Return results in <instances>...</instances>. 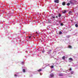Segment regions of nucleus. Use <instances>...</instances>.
<instances>
[{
  "mask_svg": "<svg viewBox=\"0 0 78 78\" xmlns=\"http://www.w3.org/2000/svg\"><path fill=\"white\" fill-rule=\"evenodd\" d=\"M53 67H54L53 66H51V68L52 69H53Z\"/></svg>",
  "mask_w": 78,
  "mask_h": 78,
  "instance_id": "4468645a",
  "label": "nucleus"
},
{
  "mask_svg": "<svg viewBox=\"0 0 78 78\" xmlns=\"http://www.w3.org/2000/svg\"><path fill=\"white\" fill-rule=\"evenodd\" d=\"M72 12L71 11H70L69 12V14H70V13H71Z\"/></svg>",
  "mask_w": 78,
  "mask_h": 78,
  "instance_id": "6ab92c4d",
  "label": "nucleus"
},
{
  "mask_svg": "<svg viewBox=\"0 0 78 78\" xmlns=\"http://www.w3.org/2000/svg\"><path fill=\"white\" fill-rule=\"evenodd\" d=\"M62 59H63V60H65V56H63L62 57Z\"/></svg>",
  "mask_w": 78,
  "mask_h": 78,
  "instance_id": "6e6552de",
  "label": "nucleus"
},
{
  "mask_svg": "<svg viewBox=\"0 0 78 78\" xmlns=\"http://www.w3.org/2000/svg\"><path fill=\"white\" fill-rule=\"evenodd\" d=\"M69 70L70 71L71 70H72V69L71 68H70V69H69Z\"/></svg>",
  "mask_w": 78,
  "mask_h": 78,
  "instance_id": "4be33fe9",
  "label": "nucleus"
},
{
  "mask_svg": "<svg viewBox=\"0 0 78 78\" xmlns=\"http://www.w3.org/2000/svg\"><path fill=\"white\" fill-rule=\"evenodd\" d=\"M41 71H42V69H39L38 70V72H41Z\"/></svg>",
  "mask_w": 78,
  "mask_h": 78,
  "instance_id": "9d476101",
  "label": "nucleus"
},
{
  "mask_svg": "<svg viewBox=\"0 0 78 78\" xmlns=\"http://www.w3.org/2000/svg\"><path fill=\"white\" fill-rule=\"evenodd\" d=\"M69 48H70L71 49H72V46H71L70 45H69Z\"/></svg>",
  "mask_w": 78,
  "mask_h": 78,
  "instance_id": "39448f33",
  "label": "nucleus"
},
{
  "mask_svg": "<svg viewBox=\"0 0 78 78\" xmlns=\"http://www.w3.org/2000/svg\"><path fill=\"white\" fill-rule=\"evenodd\" d=\"M15 76H17V75H16V74H15Z\"/></svg>",
  "mask_w": 78,
  "mask_h": 78,
  "instance_id": "b1692460",
  "label": "nucleus"
},
{
  "mask_svg": "<svg viewBox=\"0 0 78 78\" xmlns=\"http://www.w3.org/2000/svg\"><path fill=\"white\" fill-rule=\"evenodd\" d=\"M73 73H74V72H73V71H72L71 72V74H73Z\"/></svg>",
  "mask_w": 78,
  "mask_h": 78,
  "instance_id": "dca6fc26",
  "label": "nucleus"
},
{
  "mask_svg": "<svg viewBox=\"0 0 78 78\" xmlns=\"http://www.w3.org/2000/svg\"><path fill=\"white\" fill-rule=\"evenodd\" d=\"M59 0H56L54 1L55 3H59Z\"/></svg>",
  "mask_w": 78,
  "mask_h": 78,
  "instance_id": "f03ea898",
  "label": "nucleus"
},
{
  "mask_svg": "<svg viewBox=\"0 0 78 78\" xmlns=\"http://www.w3.org/2000/svg\"><path fill=\"white\" fill-rule=\"evenodd\" d=\"M31 36H29V38L30 39V38H31Z\"/></svg>",
  "mask_w": 78,
  "mask_h": 78,
  "instance_id": "412c9836",
  "label": "nucleus"
},
{
  "mask_svg": "<svg viewBox=\"0 0 78 78\" xmlns=\"http://www.w3.org/2000/svg\"><path fill=\"white\" fill-rule=\"evenodd\" d=\"M69 59L70 60V61H73V59L71 58H69Z\"/></svg>",
  "mask_w": 78,
  "mask_h": 78,
  "instance_id": "20e7f679",
  "label": "nucleus"
},
{
  "mask_svg": "<svg viewBox=\"0 0 78 78\" xmlns=\"http://www.w3.org/2000/svg\"><path fill=\"white\" fill-rule=\"evenodd\" d=\"M59 76H63V74H60L59 75Z\"/></svg>",
  "mask_w": 78,
  "mask_h": 78,
  "instance_id": "1a4fd4ad",
  "label": "nucleus"
},
{
  "mask_svg": "<svg viewBox=\"0 0 78 78\" xmlns=\"http://www.w3.org/2000/svg\"><path fill=\"white\" fill-rule=\"evenodd\" d=\"M58 17H61V14H59L58 15Z\"/></svg>",
  "mask_w": 78,
  "mask_h": 78,
  "instance_id": "9b49d317",
  "label": "nucleus"
},
{
  "mask_svg": "<svg viewBox=\"0 0 78 78\" xmlns=\"http://www.w3.org/2000/svg\"><path fill=\"white\" fill-rule=\"evenodd\" d=\"M50 76H51V77H53V76H54V74H51L50 75Z\"/></svg>",
  "mask_w": 78,
  "mask_h": 78,
  "instance_id": "7ed1b4c3",
  "label": "nucleus"
},
{
  "mask_svg": "<svg viewBox=\"0 0 78 78\" xmlns=\"http://www.w3.org/2000/svg\"><path fill=\"white\" fill-rule=\"evenodd\" d=\"M62 5L63 6H64L65 5H66V2H63L62 3Z\"/></svg>",
  "mask_w": 78,
  "mask_h": 78,
  "instance_id": "423d86ee",
  "label": "nucleus"
},
{
  "mask_svg": "<svg viewBox=\"0 0 78 78\" xmlns=\"http://www.w3.org/2000/svg\"><path fill=\"white\" fill-rule=\"evenodd\" d=\"M55 16H52V18H53V19H55Z\"/></svg>",
  "mask_w": 78,
  "mask_h": 78,
  "instance_id": "aec40b11",
  "label": "nucleus"
},
{
  "mask_svg": "<svg viewBox=\"0 0 78 78\" xmlns=\"http://www.w3.org/2000/svg\"><path fill=\"white\" fill-rule=\"evenodd\" d=\"M23 72H25V69H23Z\"/></svg>",
  "mask_w": 78,
  "mask_h": 78,
  "instance_id": "2eb2a0df",
  "label": "nucleus"
},
{
  "mask_svg": "<svg viewBox=\"0 0 78 78\" xmlns=\"http://www.w3.org/2000/svg\"><path fill=\"white\" fill-rule=\"evenodd\" d=\"M70 5V4L69 3H68L67 4V6H69V5Z\"/></svg>",
  "mask_w": 78,
  "mask_h": 78,
  "instance_id": "f8f14e48",
  "label": "nucleus"
},
{
  "mask_svg": "<svg viewBox=\"0 0 78 78\" xmlns=\"http://www.w3.org/2000/svg\"><path fill=\"white\" fill-rule=\"evenodd\" d=\"M59 34H62V32H61V31H59Z\"/></svg>",
  "mask_w": 78,
  "mask_h": 78,
  "instance_id": "ddd939ff",
  "label": "nucleus"
},
{
  "mask_svg": "<svg viewBox=\"0 0 78 78\" xmlns=\"http://www.w3.org/2000/svg\"><path fill=\"white\" fill-rule=\"evenodd\" d=\"M75 26L76 27V28H78V23L77 24H76L75 25Z\"/></svg>",
  "mask_w": 78,
  "mask_h": 78,
  "instance_id": "0eeeda50",
  "label": "nucleus"
},
{
  "mask_svg": "<svg viewBox=\"0 0 78 78\" xmlns=\"http://www.w3.org/2000/svg\"><path fill=\"white\" fill-rule=\"evenodd\" d=\"M56 18H58V16H56Z\"/></svg>",
  "mask_w": 78,
  "mask_h": 78,
  "instance_id": "393cba45",
  "label": "nucleus"
},
{
  "mask_svg": "<svg viewBox=\"0 0 78 78\" xmlns=\"http://www.w3.org/2000/svg\"><path fill=\"white\" fill-rule=\"evenodd\" d=\"M60 25H62V26H63V23H61L60 24Z\"/></svg>",
  "mask_w": 78,
  "mask_h": 78,
  "instance_id": "a211bd4d",
  "label": "nucleus"
},
{
  "mask_svg": "<svg viewBox=\"0 0 78 78\" xmlns=\"http://www.w3.org/2000/svg\"><path fill=\"white\" fill-rule=\"evenodd\" d=\"M31 1H33V0H30V2H31Z\"/></svg>",
  "mask_w": 78,
  "mask_h": 78,
  "instance_id": "5701e85b",
  "label": "nucleus"
},
{
  "mask_svg": "<svg viewBox=\"0 0 78 78\" xmlns=\"http://www.w3.org/2000/svg\"><path fill=\"white\" fill-rule=\"evenodd\" d=\"M66 11L64 10V12H63V13H66Z\"/></svg>",
  "mask_w": 78,
  "mask_h": 78,
  "instance_id": "f3484780",
  "label": "nucleus"
},
{
  "mask_svg": "<svg viewBox=\"0 0 78 78\" xmlns=\"http://www.w3.org/2000/svg\"><path fill=\"white\" fill-rule=\"evenodd\" d=\"M73 2H74V0H71L69 1V2H70V4H72V5H73V4H74Z\"/></svg>",
  "mask_w": 78,
  "mask_h": 78,
  "instance_id": "f257e3e1",
  "label": "nucleus"
}]
</instances>
